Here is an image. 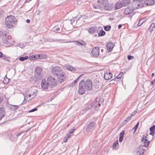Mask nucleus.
Here are the masks:
<instances>
[{"mask_svg":"<svg viewBox=\"0 0 155 155\" xmlns=\"http://www.w3.org/2000/svg\"><path fill=\"white\" fill-rule=\"evenodd\" d=\"M47 82L52 87H54L56 85L54 79L51 76H49L48 78Z\"/></svg>","mask_w":155,"mask_h":155,"instance_id":"8","label":"nucleus"},{"mask_svg":"<svg viewBox=\"0 0 155 155\" xmlns=\"http://www.w3.org/2000/svg\"><path fill=\"white\" fill-rule=\"evenodd\" d=\"M3 57V54L1 52H0V58Z\"/></svg>","mask_w":155,"mask_h":155,"instance_id":"50","label":"nucleus"},{"mask_svg":"<svg viewBox=\"0 0 155 155\" xmlns=\"http://www.w3.org/2000/svg\"><path fill=\"white\" fill-rule=\"evenodd\" d=\"M51 72L54 76L57 77L58 81L59 82L62 83L65 80V74L62 71L61 67L55 66L53 68L51 69Z\"/></svg>","mask_w":155,"mask_h":155,"instance_id":"2","label":"nucleus"},{"mask_svg":"<svg viewBox=\"0 0 155 155\" xmlns=\"http://www.w3.org/2000/svg\"><path fill=\"white\" fill-rule=\"evenodd\" d=\"M75 130V128L74 127L72 128L71 130H70V131H71V133H73L74 131Z\"/></svg>","mask_w":155,"mask_h":155,"instance_id":"45","label":"nucleus"},{"mask_svg":"<svg viewBox=\"0 0 155 155\" xmlns=\"http://www.w3.org/2000/svg\"><path fill=\"white\" fill-rule=\"evenodd\" d=\"M106 32L104 30H102L98 33V36L101 37L102 36L105 35Z\"/></svg>","mask_w":155,"mask_h":155,"instance_id":"25","label":"nucleus"},{"mask_svg":"<svg viewBox=\"0 0 155 155\" xmlns=\"http://www.w3.org/2000/svg\"><path fill=\"white\" fill-rule=\"evenodd\" d=\"M27 102V101L25 99V98L24 97V100L22 102V103L21 104H25Z\"/></svg>","mask_w":155,"mask_h":155,"instance_id":"44","label":"nucleus"},{"mask_svg":"<svg viewBox=\"0 0 155 155\" xmlns=\"http://www.w3.org/2000/svg\"><path fill=\"white\" fill-rule=\"evenodd\" d=\"M68 134H70V135L71 134H73V133H71V131H70V132H69V133H68Z\"/></svg>","mask_w":155,"mask_h":155,"instance_id":"61","label":"nucleus"},{"mask_svg":"<svg viewBox=\"0 0 155 155\" xmlns=\"http://www.w3.org/2000/svg\"><path fill=\"white\" fill-rule=\"evenodd\" d=\"M123 74V73L122 72H120L119 74L117 76L115 79V80L117 81L119 80L120 79Z\"/></svg>","mask_w":155,"mask_h":155,"instance_id":"26","label":"nucleus"},{"mask_svg":"<svg viewBox=\"0 0 155 155\" xmlns=\"http://www.w3.org/2000/svg\"><path fill=\"white\" fill-rule=\"evenodd\" d=\"M35 75L37 79L40 80L41 79L43 76V74L41 68L39 67L36 68L35 71Z\"/></svg>","mask_w":155,"mask_h":155,"instance_id":"6","label":"nucleus"},{"mask_svg":"<svg viewBox=\"0 0 155 155\" xmlns=\"http://www.w3.org/2000/svg\"><path fill=\"white\" fill-rule=\"evenodd\" d=\"M66 136H67V138H70V137L71 136V135L70 134H69L68 133L67 134V135Z\"/></svg>","mask_w":155,"mask_h":155,"instance_id":"49","label":"nucleus"},{"mask_svg":"<svg viewBox=\"0 0 155 155\" xmlns=\"http://www.w3.org/2000/svg\"><path fill=\"white\" fill-rule=\"evenodd\" d=\"M142 141H144V144L143 145L144 147H145V138L143 137L142 138V140H141Z\"/></svg>","mask_w":155,"mask_h":155,"instance_id":"40","label":"nucleus"},{"mask_svg":"<svg viewBox=\"0 0 155 155\" xmlns=\"http://www.w3.org/2000/svg\"><path fill=\"white\" fill-rule=\"evenodd\" d=\"M72 42H74L78 45H84L83 44L81 43V42H79V41H72Z\"/></svg>","mask_w":155,"mask_h":155,"instance_id":"32","label":"nucleus"},{"mask_svg":"<svg viewBox=\"0 0 155 155\" xmlns=\"http://www.w3.org/2000/svg\"><path fill=\"white\" fill-rule=\"evenodd\" d=\"M97 5H93V8L95 9L98 8L104 9L105 10H110L111 9V7L109 6L108 0H97Z\"/></svg>","mask_w":155,"mask_h":155,"instance_id":"3","label":"nucleus"},{"mask_svg":"<svg viewBox=\"0 0 155 155\" xmlns=\"http://www.w3.org/2000/svg\"><path fill=\"white\" fill-rule=\"evenodd\" d=\"M101 105L99 103L98 104V105H96L95 107V108L96 109L98 107H99Z\"/></svg>","mask_w":155,"mask_h":155,"instance_id":"51","label":"nucleus"},{"mask_svg":"<svg viewBox=\"0 0 155 155\" xmlns=\"http://www.w3.org/2000/svg\"><path fill=\"white\" fill-rule=\"evenodd\" d=\"M145 21V18H143L139 20L138 21L137 25L139 26H141Z\"/></svg>","mask_w":155,"mask_h":155,"instance_id":"22","label":"nucleus"},{"mask_svg":"<svg viewBox=\"0 0 155 155\" xmlns=\"http://www.w3.org/2000/svg\"><path fill=\"white\" fill-rule=\"evenodd\" d=\"M37 110V108H33V109L31 110H30L29 111V112H31L35 111L36 110Z\"/></svg>","mask_w":155,"mask_h":155,"instance_id":"42","label":"nucleus"},{"mask_svg":"<svg viewBox=\"0 0 155 155\" xmlns=\"http://www.w3.org/2000/svg\"><path fill=\"white\" fill-rule=\"evenodd\" d=\"M28 58V57L27 56H26L24 57H21L19 58V60L21 61H24L27 59Z\"/></svg>","mask_w":155,"mask_h":155,"instance_id":"29","label":"nucleus"},{"mask_svg":"<svg viewBox=\"0 0 155 155\" xmlns=\"http://www.w3.org/2000/svg\"><path fill=\"white\" fill-rule=\"evenodd\" d=\"M16 18L12 15H10L5 18V25L7 27L10 28L14 26L16 24Z\"/></svg>","mask_w":155,"mask_h":155,"instance_id":"4","label":"nucleus"},{"mask_svg":"<svg viewBox=\"0 0 155 155\" xmlns=\"http://www.w3.org/2000/svg\"><path fill=\"white\" fill-rule=\"evenodd\" d=\"M95 123L94 122H90L87 126L86 130L87 131H90L94 128Z\"/></svg>","mask_w":155,"mask_h":155,"instance_id":"10","label":"nucleus"},{"mask_svg":"<svg viewBox=\"0 0 155 155\" xmlns=\"http://www.w3.org/2000/svg\"><path fill=\"white\" fill-rule=\"evenodd\" d=\"M139 125V122H138L135 126L133 127L132 129H134V133L136 130L137 129Z\"/></svg>","mask_w":155,"mask_h":155,"instance_id":"31","label":"nucleus"},{"mask_svg":"<svg viewBox=\"0 0 155 155\" xmlns=\"http://www.w3.org/2000/svg\"><path fill=\"white\" fill-rule=\"evenodd\" d=\"M79 77H78V78L75 80H74V81L72 82V84H73V85H74L75 84L77 83V81L78 79L79 78Z\"/></svg>","mask_w":155,"mask_h":155,"instance_id":"43","label":"nucleus"},{"mask_svg":"<svg viewBox=\"0 0 155 155\" xmlns=\"http://www.w3.org/2000/svg\"><path fill=\"white\" fill-rule=\"evenodd\" d=\"M54 42H60V40H55L54 41Z\"/></svg>","mask_w":155,"mask_h":155,"instance_id":"56","label":"nucleus"},{"mask_svg":"<svg viewBox=\"0 0 155 155\" xmlns=\"http://www.w3.org/2000/svg\"><path fill=\"white\" fill-rule=\"evenodd\" d=\"M18 106L17 105H11L10 107V109L12 110H15L18 108Z\"/></svg>","mask_w":155,"mask_h":155,"instance_id":"28","label":"nucleus"},{"mask_svg":"<svg viewBox=\"0 0 155 155\" xmlns=\"http://www.w3.org/2000/svg\"><path fill=\"white\" fill-rule=\"evenodd\" d=\"M114 45V44L112 42H108L107 44L106 47L109 52L112 51Z\"/></svg>","mask_w":155,"mask_h":155,"instance_id":"13","label":"nucleus"},{"mask_svg":"<svg viewBox=\"0 0 155 155\" xmlns=\"http://www.w3.org/2000/svg\"><path fill=\"white\" fill-rule=\"evenodd\" d=\"M31 94H29V95H28V96L29 97H31Z\"/></svg>","mask_w":155,"mask_h":155,"instance_id":"64","label":"nucleus"},{"mask_svg":"<svg viewBox=\"0 0 155 155\" xmlns=\"http://www.w3.org/2000/svg\"><path fill=\"white\" fill-rule=\"evenodd\" d=\"M132 7L134 9L142 7L144 6L143 2L138 0H134L132 3Z\"/></svg>","mask_w":155,"mask_h":155,"instance_id":"5","label":"nucleus"},{"mask_svg":"<svg viewBox=\"0 0 155 155\" xmlns=\"http://www.w3.org/2000/svg\"><path fill=\"white\" fill-rule=\"evenodd\" d=\"M144 153V150H143V151H141V152H140L139 151H138L137 152V155H142V154L143 155Z\"/></svg>","mask_w":155,"mask_h":155,"instance_id":"37","label":"nucleus"},{"mask_svg":"<svg viewBox=\"0 0 155 155\" xmlns=\"http://www.w3.org/2000/svg\"><path fill=\"white\" fill-rule=\"evenodd\" d=\"M60 28H57L56 29H55V30H56V31H58L60 30Z\"/></svg>","mask_w":155,"mask_h":155,"instance_id":"55","label":"nucleus"},{"mask_svg":"<svg viewBox=\"0 0 155 155\" xmlns=\"http://www.w3.org/2000/svg\"><path fill=\"white\" fill-rule=\"evenodd\" d=\"M9 80L8 78L5 79L4 78V83L6 84H7L9 82Z\"/></svg>","mask_w":155,"mask_h":155,"instance_id":"35","label":"nucleus"},{"mask_svg":"<svg viewBox=\"0 0 155 155\" xmlns=\"http://www.w3.org/2000/svg\"><path fill=\"white\" fill-rule=\"evenodd\" d=\"M3 100V99L2 98L0 97V104L2 102Z\"/></svg>","mask_w":155,"mask_h":155,"instance_id":"52","label":"nucleus"},{"mask_svg":"<svg viewBox=\"0 0 155 155\" xmlns=\"http://www.w3.org/2000/svg\"><path fill=\"white\" fill-rule=\"evenodd\" d=\"M146 143H147V146L149 145V143H150V141L148 140L147 139H146Z\"/></svg>","mask_w":155,"mask_h":155,"instance_id":"47","label":"nucleus"},{"mask_svg":"<svg viewBox=\"0 0 155 155\" xmlns=\"http://www.w3.org/2000/svg\"><path fill=\"white\" fill-rule=\"evenodd\" d=\"M130 0H122L121 2L124 6L128 5L130 3Z\"/></svg>","mask_w":155,"mask_h":155,"instance_id":"21","label":"nucleus"},{"mask_svg":"<svg viewBox=\"0 0 155 155\" xmlns=\"http://www.w3.org/2000/svg\"><path fill=\"white\" fill-rule=\"evenodd\" d=\"M88 31L89 33L91 34L95 33L97 32V28H96L92 26L89 28Z\"/></svg>","mask_w":155,"mask_h":155,"instance_id":"16","label":"nucleus"},{"mask_svg":"<svg viewBox=\"0 0 155 155\" xmlns=\"http://www.w3.org/2000/svg\"><path fill=\"white\" fill-rule=\"evenodd\" d=\"M112 77V74L110 72H105L104 77V79L106 80H109Z\"/></svg>","mask_w":155,"mask_h":155,"instance_id":"12","label":"nucleus"},{"mask_svg":"<svg viewBox=\"0 0 155 155\" xmlns=\"http://www.w3.org/2000/svg\"><path fill=\"white\" fill-rule=\"evenodd\" d=\"M144 1L143 3L145 4V0H143Z\"/></svg>","mask_w":155,"mask_h":155,"instance_id":"63","label":"nucleus"},{"mask_svg":"<svg viewBox=\"0 0 155 155\" xmlns=\"http://www.w3.org/2000/svg\"><path fill=\"white\" fill-rule=\"evenodd\" d=\"M132 117L130 116L128 117L127 119L124 121L125 122V123L126 124L127 122H128L131 119Z\"/></svg>","mask_w":155,"mask_h":155,"instance_id":"36","label":"nucleus"},{"mask_svg":"<svg viewBox=\"0 0 155 155\" xmlns=\"http://www.w3.org/2000/svg\"><path fill=\"white\" fill-rule=\"evenodd\" d=\"M29 60H34V59L33 58V56H30L29 58Z\"/></svg>","mask_w":155,"mask_h":155,"instance_id":"46","label":"nucleus"},{"mask_svg":"<svg viewBox=\"0 0 155 155\" xmlns=\"http://www.w3.org/2000/svg\"><path fill=\"white\" fill-rule=\"evenodd\" d=\"M32 95L34 96V97H32V98H33L35 96H36V94L35 93V92H34V93Z\"/></svg>","mask_w":155,"mask_h":155,"instance_id":"58","label":"nucleus"},{"mask_svg":"<svg viewBox=\"0 0 155 155\" xmlns=\"http://www.w3.org/2000/svg\"><path fill=\"white\" fill-rule=\"evenodd\" d=\"M64 142H65L67 141V138L65 139L64 140Z\"/></svg>","mask_w":155,"mask_h":155,"instance_id":"62","label":"nucleus"},{"mask_svg":"<svg viewBox=\"0 0 155 155\" xmlns=\"http://www.w3.org/2000/svg\"><path fill=\"white\" fill-rule=\"evenodd\" d=\"M150 134L153 136L155 133V125L153 126L150 128Z\"/></svg>","mask_w":155,"mask_h":155,"instance_id":"20","label":"nucleus"},{"mask_svg":"<svg viewBox=\"0 0 155 155\" xmlns=\"http://www.w3.org/2000/svg\"><path fill=\"white\" fill-rule=\"evenodd\" d=\"M134 10L132 6H128L124 10V12L126 15H128L132 13Z\"/></svg>","mask_w":155,"mask_h":155,"instance_id":"11","label":"nucleus"},{"mask_svg":"<svg viewBox=\"0 0 155 155\" xmlns=\"http://www.w3.org/2000/svg\"><path fill=\"white\" fill-rule=\"evenodd\" d=\"M123 138L119 137V142H122V140H123Z\"/></svg>","mask_w":155,"mask_h":155,"instance_id":"48","label":"nucleus"},{"mask_svg":"<svg viewBox=\"0 0 155 155\" xmlns=\"http://www.w3.org/2000/svg\"><path fill=\"white\" fill-rule=\"evenodd\" d=\"M154 74L153 73H152V74H151V77H153L154 76Z\"/></svg>","mask_w":155,"mask_h":155,"instance_id":"60","label":"nucleus"},{"mask_svg":"<svg viewBox=\"0 0 155 155\" xmlns=\"http://www.w3.org/2000/svg\"><path fill=\"white\" fill-rule=\"evenodd\" d=\"M155 28V23H152L151 24L149 27V29L150 31H153Z\"/></svg>","mask_w":155,"mask_h":155,"instance_id":"27","label":"nucleus"},{"mask_svg":"<svg viewBox=\"0 0 155 155\" xmlns=\"http://www.w3.org/2000/svg\"><path fill=\"white\" fill-rule=\"evenodd\" d=\"M118 141L117 140H116L113 143V148L115 149H117L118 148Z\"/></svg>","mask_w":155,"mask_h":155,"instance_id":"24","label":"nucleus"},{"mask_svg":"<svg viewBox=\"0 0 155 155\" xmlns=\"http://www.w3.org/2000/svg\"><path fill=\"white\" fill-rule=\"evenodd\" d=\"M137 111L136 110H134L131 114L130 116L132 117L134 116L137 113Z\"/></svg>","mask_w":155,"mask_h":155,"instance_id":"41","label":"nucleus"},{"mask_svg":"<svg viewBox=\"0 0 155 155\" xmlns=\"http://www.w3.org/2000/svg\"><path fill=\"white\" fill-rule=\"evenodd\" d=\"M11 38V36H8V37H6V34H4L3 36L2 37V40L4 43L6 44L8 42V39L10 38Z\"/></svg>","mask_w":155,"mask_h":155,"instance_id":"15","label":"nucleus"},{"mask_svg":"<svg viewBox=\"0 0 155 155\" xmlns=\"http://www.w3.org/2000/svg\"><path fill=\"white\" fill-rule=\"evenodd\" d=\"M41 85V87L44 89H49V88L51 89L52 87L48 83L46 82V80L45 79L42 80Z\"/></svg>","mask_w":155,"mask_h":155,"instance_id":"7","label":"nucleus"},{"mask_svg":"<svg viewBox=\"0 0 155 155\" xmlns=\"http://www.w3.org/2000/svg\"><path fill=\"white\" fill-rule=\"evenodd\" d=\"M92 106V105L91 104L88 105L87 107L85 108L84 110H85V111L88 110L91 108Z\"/></svg>","mask_w":155,"mask_h":155,"instance_id":"34","label":"nucleus"},{"mask_svg":"<svg viewBox=\"0 0 155 155\" xmlns=\"http://www.w3.org/2000/svg\"><path fill=\"white\" fill-rule=\"evenodd\" d=\"M124 134V130H123L121 131V132L120 133V134L119 135V137L123 138Z\"/></svg>","mask_w":155,"mask_h":155,"instance_id":"33","label":"nucleus"},{"mask_svg":"<svg viewBox=\"0 0 155 155\" xmlns=\"http://www.w3.org/2000/svg\"><path fill=\"white\" fill-rule=\"evenodd\" d=\"M134 58V57L133 56L129 55L127 56V58L128 60H130L131 59H132Z\"/></svg>","mask_w":155,"mask_h":155,"instance_id":"38","label":"nucleus"},{"mask_svg":"<svg viewBox=\"0 0 155 155\" xmlns=\"http://www.w3.org/2000/svg\"><path fill=\"white\" fill-rule=\"evenodd\" d=\"M26 21L27 23H29L30 22V21L29 19H28L26 20Z\"/></svg>","mask_w":155,"mask_h":155,"instance_id":"54","label":"nucleus"},{"mask_svg":"<svg viewBox=\"0 0 155 155\" xmlns=\"http://www.w3.org/2000/svg\"><path fill=\"white\" fill-rule=\"evenodd\" d=\"M36 59H42L43 58H45L46 57V55L45 54H40L37 55L36 56Z\"/></svg>","mask_w":155,"mask_h":155,"instance_id":"23","label":"nucleus"},{"mask_svg":"<svg viewBox=\"0 0 155 155\" xmlns=\"http://www.w3.org/2000/svg\"><path fill=\"white\" fill-rule=\"evenodd\" d=\"M92 84L91 80H87L85 81L82 80L80 82L78 86V92L80 94H84L86 91H89L91 90Z\"/></svg>","mask_w":155,"mask_h":155,"instance_id":"1","label":"nucleus"},{"mask_svg":"<svg viewBox=\"0 0 155 155\" xmlns=\"http://www.w3.org/2000/svg\"><path fill=\"white\" fill-rule=\"evenodd\" d=\"M91 53L94 57H97L99 55V48L98 47H96L94 48L91 51Z\"/></svg>","mask_w":155,"mask_h":155,"instance_id":"9","label":"nucleus"},{"mask_svg":"<svg viewBox=\"0 0 155 155\" xmlns=\"http://www.w3.org/2000/svg\"><path fill=\"white\" fill-rule=\"evenodd\" d=\"M122 27V25H119L118 26V29H120V28L121 27Z\"/></svg>","mask_w":155,"mask_h":155,"instance_id":"53","label":"nucleus"},{"mask_svg":"<svg viewBox=\"0 0 155 155\" xmlns=\"http://www.w3.org/2000/svg\"><path fill=\"white\" fill-rule=\"evenodd\" d=\"M111 26L110 25H107L104 26V28L105 31H109L111 28Z\"/></svg>","mask_w":155,"mask_h":155,"instance_id":"30","label":"nucleus"},{"mask_svg":"<svg viewBox=\"0 0 155 155\" xmlns=\"http://www.w3.org/2000/svg\"><path fill=\"white\" fill-rule=\"evenodd\" d=\"M123 6V5L122 2H117L115 5V9H119Z\"/></svg>","mask_w":155,"mask_h":155,"instance_id":"18","label":"nucleus"},{"mask_svg":"<svg viewBox=\"0 0 155 155\" xmlns=\"http://www.w3.org/2000/svg\"><path fill=\"white\" fill-rule=\"evenodd\" d=\"M5 114V109L4 107L0 108V120L3 117Z\"/></svg>","mask_w":155,"mask_h":155,"instance_id":"14","label":"nucleus"},{"mask_svg":"<svg viewBox=\"0 0 155 155\" xmlns=\"http://www.w3.org/2000/svg\"><path fill=\"white\" fill-rule=\"evenodd\" d=\"M17 45L18 47H20L21 48H23L25 47L24 44H21L20 43V44H18Z\"/></svg>","mask_w":155,"mask_h":155,"instance_id":"39","label":"nucleus"},{"mask_svg":"<svg viewBox=\"0 0 155 155\" xmlns=\"http://www.w3.org/2000/svg\"><path fill=\"white\" fill-rule=\"evenodd\" d=\"M32 56H33V58L34 59H35L36 58V57H37L36 56L34 55H32Z\"/></svg>","mask_w":155,"mask_h":155,"instance_id":"57","label":"nucleus"},{"mask_svg":"<svg viewBox=\"0 0 155 155\" xmlns=\"http://www.w3.org/2000/svg\"><path fill=\"white\" fill-rule=\"evenodd\" d=\"M65 67L66 69L69 71H76V69L75 68L73 67L69 64H66Z\"/></svg>","mask_w":155,"mask_h":155,"instance_id":"17","label":"nucleus"},{"mask_svg":"<svg viewBox=\"0 0 155 155\" xmlns=\"http://www.w3.org/2000/svg\"><path fill=\"white\" fill-rule=\"evenodd\" d=\"M21 133H19V134H17V135H16V136H17V137H18V136H19V135H20L21 134Z\"/></svg>","mask_w":155,"mask_h":155,"instance_id":"59","label":"nucleus"},{"mask_svg":"<svg viewBox=\"0 0 155 155\" xmlns=\"http://www.w3.org/2000/svg\"><path fill=\"white\" fill-rule=\"evenodd\" d=\"M154 0H146V5L150 6L153 5L154 3Z\"/></svg>","mask_w":155,"mask_h":155,"instance_id":"19","label":"nucleus"}]
</instances>
